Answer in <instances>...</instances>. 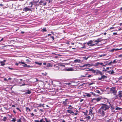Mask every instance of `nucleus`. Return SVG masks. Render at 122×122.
Returning <instances> with one entry per match:
<instances>
[{
    "instance_id": "1",
    "label": "nucleus",
    "mask_w": 122,
    "mask_h": 122,
    "mask_svg": "<svg viewBox=\"0 0 122 122\" xmlns=\"http://www.w3.org/2000/svg\"><path fill=\"white\" fill-rule=\"evenodd\" d=\"M109 103L110 104V106H108L106 104L103 103L101 104V105H102V106L101 107L105 111H106L107 110H108L110 107V105H111L110 102Z\"/></svg>"
},
{
    "instance_id": "2",
    "label": "nucleus",
    "mask_w": 122,
    "mask_h": 122,
    "mask_svg": "<svg viewBox=\"0 0 122 122\" xmlns=\"http://www.w3.org/2000/svg\"><path fill=\"white\" fill-rule=\"evenodd\" d=\"M35 122H51V121L50 119L46 118H42L40 121L38 120H35Z\"/></svg>"
},
{
    "instance_id": "3",
    "label": "nucleus",
    "mask_w": 122,
    "mask_h": 122,
    "mask_svg": "<svg viewBox=\"0 0 122 122\" xmlns=\"http://www.w3.org/2000/svg\"><path fill=\"white\" fill-rule=\"evenodd\" d=\"M104 110L101 107L98 110V112L100 114L102 117H104L105 115Z\"/></svg>"
},
{
    "instance_id": "4",
    "label": "nucleus",
    "mask_w": 122,
    "mask_h": 122,
    "mask_svg": "<svg viewBox=\"0 0 122 122\" xmlns=\"http://www.w3.org/2000/svg\"><path fill=\"white\" fill-rule=\"evenodd\" d=\"M19 63H21L23 65H22V66H23L24 67H32V66H30L29 65H28L27 64H26L25 63V62H20L19 61V62L18 63H16L15 64V65L16 66H18V64Z\"/></svg>"
},
{
    "instance_id": "5",
    "label": "nucleus",
    "mask_w": 122,
    "mask_h": 122,
    "mask_svg": "<svg viewBox=\"0 0 122 122\" xmlns=\"http://www.w3.org/2000/svg\"><path fill=\"white\" fill-rule=\"evenodd\" d=\"M110 92L111 93H113L114 95H116L117 92L116 88L114 87H112L110 88Z\"/></svg>"
},
{
    "instance_id": "6",
    "label": "nucleus",
    "mask_w": 122,
    "mask_h": 122,
    "mask_svg": "<svg viewBox=\"0 0 122 122\" xmlns=\"http://www.w3.org/2000/svg\"><path fill=\"white\" fill-rule=\"evenodd\" d=\"M107 77V76H106L104 75H102L101 78H98V80H100L102 79H106Z\"/></svg>"
},
{
    "instance_id": "7",
    "label": "nucleus",
    "mask_w": 122,
    "mask_h": 122,
    "mask_svg": "<svg viewBox=\"0 0 122 122\" xmlns=\"http://www.w3.org/2000/svg\"><path fill=\"white\" fill-rule=\"evenodd\" d=\"M102 41V40L101 38H98L94 42H95L96 44H97L99 42H100Z\"/></svg>"
},
{
    "instance_id": "8",
    "label": "nucleus",
    "mask_w": 122,
    "mask_h": 122,
    "mask_svg": "<svg viewBox=\"0 0 122 122\" xmlns=\"http://www.w3.org/2000/svg\"><path fill=\"white\" fill-rule=\"evenodd\" d=\"M23 10L25 12H26L28 11H30L31 9L26 7L23 9Z\"/></svg>"
},
{
    "instance_id": "9",
    "label": "nucleus",
    "mask_w": 122,
    "mask_h": 122,
    "mask_svg": "<svg viewBox=\"0 0 122 122\" xmlns=\"http://www.w3.org/2000/svg\"><path fill=\"white\" fill-rule=\"evenodd\" d=\"M119 93L118 94V96L120 98L122 97V91H120L118 92Z\"/></svg>"
},
{
    "instance_id": "10",
    "label": "nucleus",
    "mask_w": 122,
    "mask_h": 122,
    "mask_svg": "<svg viewBox=\"0 0 122 122\" xmlns=\"http://www.w3.org/2000/svg\"><path fill=\"white\" fill-rule=\"evenodd\" d=\"M96 73L97 74H99L101 75H102L103 74V73H102V72L101 71H100L98 70H97V71L96 72Z\"/></svg>"
},
{
    "instance_id": "11",
    "label": "nucleus",
    "mask_w": 122,
    "mask_h": 122,
    "mask_svg": "<svg viewBox=\"0 0 122 122\" xmlns=\"http://www.w3.org/2000/svg\"><path fill=\"white\" fill-rule=\"evenodd\" d=\"M40 4H43V5H46V2H44V1L43 0H41L39 2Z\"/></svg>"
},
{
    "instance_id": "12",
    "label": "nucleus",
    "mask_w": 122,
    "mask_h": 122,
    "mask_svg": "<svg viewBox=\"0 0 122 122\" xmlns=\"http://www.w3.org/2000/svg\"><path fill=\"white\" fill-rule=\"evenodd\" d=\"M68 100L67 99H66L65 100V101H64L63 102V105L64 106H67V103L66 102V100Z\"/></svg>"
},
{
    "instance_id": "13",
    "label": "nucleus",
    "mask_w": 122,
    "mask_h": 122,
    "mask_svg": "<svg viewBox=\"0 0 122 122\" xmlns=\"http://www.w3.org/2000/svg\"><path fill=\"white\" fill-rule=\"evenodd\" d=\"M66 70L67 71H74V70H73L72 68L71 67L66 69Z\"/></svg>"
},
{
    "instance_id": "14",
    "label": "nucleus",
    "mask_w": 122,
    "mask_h": 122,
    "mask_svg": "<svg viewBox=\"0 0 122 122\" xmlns=\"http://www.w3.org/2000/svg\"><path fill=\"white\" fill-rule=\"evenodd\" d=\"M20 119L23 122H25V119L23 116H21V117Z\"/></svg>"
},
{
    "instance_id": "15",
    "label": "nucleus",
    "mask_w": 122,
    "mask_h": 122,
    "mask_svg": "<svg viewBox=\"0 0 122 122\" xmlns=\"http://www.w3.org/2000/svg\"><path fill=\"white\" fill-rule=\"evenodd\" d=\"M67 112L71 114L74 113V112L71 110H67Z\"/></svg>"
},
{
    "instance_id": "16",
    "label": "nucleus",
    "mask_w": 122,
    "mask_h": 122,
    "mask_svg": "<svg viewBox=\"0 0 122 122\" xmlns=\"http://www.w3.org/2000/svg\"><path fill=\"white\" fill-rule=\"evenodd\" d=\"M107 72L108 73H110L111 74H113L114 73V71L113 70H112V71H107Z\"/></svg>"
},
{
    "instance_id": "17",
    "label": "nucleus",
    "mask_w": 122,
    "mask_h": 122,
    "mask_svg": "<svg viewBox=\"0 0 122 122\" xmlns=\"http://www.w3.org/2000/svg\"><path fill=\"white\" fill-rule=\"evenodd\" d=\"M102 99V97H99L97 98L96 101L98 102L101 101Z\"/></svg>"
},
{
    "instance_id": "18",
    "label": "nucleus",
    "mask_w": 122,
    "mask_h": 122,
    "mask_svg": "<svg viewBox=\"0 0 122 122\" xmlns=\"http://www.w3.org/2000/svg\"><path fill=\"white\" fill-rule=\"evenodd\" d=\"M93 41L92 40H90L87 43V45H89L90 44H92Z\"/></svg>"
},
{
    "instance_id": "19",
    "label": "nucleus",
    "mask_w": 122,
    "mask_h": 122,
    "mask_svg": "<svg viewBox=\"0 0 122 122\" xmlns=\"http://www.w3.org/2000/svg\"><path fill=\"white\" fill-rule=\"evenodd\" d=\"M35 63L36 64L38 65L39 66H41L42 64V63H39L37 61H35Z\"/></svg>"
},
{
    "instance_id": "20",
    "label": "nucleus",
    "mask_w": 122,
    "mask_h": 122,
    "mask_svg": "<svg viewBox=\"0 0 122 122\" xmlns=\"http://www.w3.org/2000/svg\"><path fill=\"white\" fill-rule=\"evenodd\" d=\"M90 71H92L93 73H95L96 72L95 70H94L93 68H91L90 69H89Z\"/></svg>"
},
{
    "instance_id": "21",
    "label": "nucleus",
    "mask_w": 122,
    "mask_h": 122,
    "mask_svg": "<svg viewBox=\"0 0 122 122\" xmlns=\"http://www.w3.org/2000/svg\"><path fill=\"white\" fill-rule=\"evenodd\" d=\"M84 67L88 66V67H90L91 66V65L89 64H84Z\"/></svg>"
},
{
    "instance_id": "22",
    "label": "nucleus",
    "mask_w": 122,
    "mask_h": 122,
    "mask_svg": "<svg viewBox=\"0 0 122 122\" xmlns=\"http://www.w3.org/2000/svg\"><path fill=\"white\" fill-rule=\"evenodd\" d=\"M104 63H107L106 64V65H109L111 64H112V61H111L109 63H108L107 61H106V62H105Z\"/></svg>"
},
{
    "instance_id": "23",
    "label": "nucleus",
    "mask_w": 122,
    "mask_h": 122,
    "mask_svg": "<svg viewBox=\"0 0 122 122\" xmlns=\"http://www.w3.org/2000/svg\"><path fill=\"white\" fill-rule=\"evenodd\" d=\"M26 111L27 112H28V111H29V112L31 111L29 107H26Z\"/></svg>"
},
{
    "instance_id": "24",
    "label": "nucleus",
    "mask_w": 122,
    "mask_h": 122,
    "mask_svg": "<svg viewBox=\"0 0 122 122\" xmlns=\"http://www.w3.org/2000/svg\"><path fill=\"white\" fill-rule=\"evenodd\" d=\"M42 31L43 32H46L47 31V30L46 28H43V29H42Z\"/></svg>"
},
{
    "instance_id": "25",
    "label": "nucleus",
    "mask_w": 122,
    "mask_h": 122,
    "mask_svg": "<svg viewBox=\"0 0 122 122\" xmlns=\"http://www.w3.org/2000/svg\"><path fill=\"white\" fill-rule=\"evenodd\" d=\"M99 65V63L98 62H97L94 65L95 66H97L98 65Z\"/></svg>"
},
{
    "instance_id": "26",
    "label": "nucleus",
    "mask_w": 122,
    "mask_h": 122,
    "mask_svg": "<svg viewBox=\"0 0 122 122\" xmlns=\"http://www.w3.org/2000/svg\"><path fill=\"white\" fill-rule=\"evenodd\" d=\"M0 63L1 64V66H4L5 64V63H4L3 61H1Z\"/></svg>"
},
{
    "instance_id": "27",
    "label": "nucleus",
    "mask_w": 122,
    "mask_h": 122,
    "mask_svg": "<svg viewBox=\"0 0 122 122\" xmlns=\"http://www.w3.org/2000/svg\"><path fill=\"white\" fill-rule=\"evenodd\" d=\"M16 121V118L14 117L13 118L12 120L11 121V122H15Z\"/></svg>"
},
{
    "instance_id": "28",
    "label": "nucleus",
    "mask_w": 122,
    "mask_h": 122,
    "mask_svg": "<svg viewBox=\"0 0 122 122\" xmlns=\"http://www.w3.org/2000/svg\"><path fill=\"white\" fill-rule=\"evenodd\" d=\"M73 107H72L71 105H70L69 106V107H68V108L70 109H73Z\"/></svg>"
},
{
    "instance_id": "29",
    "label": "nucleus",
    "mask_w": 122,
    "mask_h": 122,
    "mask_svg": "<svg viewBox=\"0 0 122 122\" xmlns=\"http://www.w3.org/2000/svg\"><path fill=\"white\" fill-rule=\"evenodd\" d=\"M92 110L91 109H90L89 110V114L90 115H92Z\"/></svg>"
},
{
    "instance_id": "30",
    "label": "nucleus",
    "mask_w": 122,
    "mask_h": 122,
    "mask_svg": "<svg viewBox=\"0 0 122 122\" xmlns=\"http://www.w3.org/2000/svg\"><path fill=\"white\" fill-rule=\"evenodd\" d=\"M90 57V56H89L87 57H83L84 59L85 60H87V59L89 58V57Z\"/></svg>"
},
{
    "instance_id": "31",
    "label": "nucleus",
    "mask_w": 122,
    "mask_h": 122,
    "mask_svg": "<svg viewBox=\"0 0 122 122\" xmlns=\"http://www.w3.org/2000/svg\"><path fill=\"white\" fill-rule=\"evenodd\" d=\"M115 49V51H118V50H121L122 49V48H121L120 49L117 48V49Z\"/></svg>"
},
{
    "instance_id": "32",
    "label": "nucleus",
    "mask_w": 122,
    "mask_h": 122,
    "mask_svg": "<svg viewBox=\"0 0 122 122\" xmlns=\"http://www.w3.org/2000/svg\"><path fill=\"white\" fill-rule=\"evenodd\" d=\"M122 109V108H119L118 107H116L115 108V109L116 110H120L121 109Z\"/></svg>"
},
{
    "instance_id": "33",
    "label": "nucleus",
    "mask_w": 122,
    "mask_h": 122,
    "mask_svg": "<svg viewBox=\"0 0 122 122\" xmlns=\"http://www.w3.org/2000/svg\"><path fill=\"white\" fill-rule=\"evenodd\" d=\"M95 92H96V93H100V91L99 90H96L95 91Z\"/></svg>"
},
{
    "instance_id": "34",
    "label": "nucleus",
    "mask_w": 122,
    "mask_h": 122,
    "mask_svg": "<svg viewBox=\"0 0 122 122\" xmlns=\"http://www.w3.org/2000/svg\"><path fill=\"white\" fill-rule=\"evenodd\" d=\"M27 94H30L31 93V92L29 90H27Z\"/></svg>"
},
{
    "instance_id": "35",
    "label": "nucleus",
    "mask_w": 122,
    "mask_h": 122,
    "mask_svg": "<svg viewBox=\"0 0 122 122\" xmlns=\"http://www.w3.org/2000/svg\"><path fill=\"white\" fill-rule=\"evenodd\" d=\"M46 66L48 67L51 66V64L50 63H48L47 65Z\"/></svg>"
},
{
    "instance_id": "36",
    "label": "nucleus",
    "mask_w": 122,
    "mask_h": 122,
    "mask_svg": "<svg viewBox=\"0 0 122 122\" xmlns=\"http://www.w3.org/2000/svg\"><path fill=\"white\" fill-rule=\"evenodd\" d=\"M81 61V60H79L78 59H76L74 61V62H80Z\"/></svg>"
},
{
    "instance_id": "37",
    "label": "nucleus",
    "mask_w": 122,
    "mask_h": 122,
    "mask_svg": "<svg viewBox=\"0 0 122 122\" xmlns=\"http://www.w3.org/2000/svg\"><path fill=\"white\" fill-rule=\"evenodd\" d=\"M117 63V61H116V60H115L113 61H112V63Z\"/></svg>"
},
{
    "instance_id": "38",
    "label": "nucleus",
    "mask_w": 122,
    "mask_h": 122,
    "mask_svg": "<svg viewBox=\"0 0 122 122\" xmlns=\"http://www.w3.org/2000/svg\"><path fill=\"white\" fill-rule=\"evenodd\" d=\"M91 95L89 93L87 94L86 95V96L88 97H91Z\"/></svg>"
},
{
    "instance_id": "39",
    "label": "nucleus",
    "mask_w": 122,
    "mask_h": 122,
    "mask_svg": "<svg viewBox=\"0 0 122 122\" xmlns=\"http://www.w3.org/2000/svg\"><path fill=\"white\" fill-rule=\"evenodd\" d=\"M86 117L87 118V120H89L91 118L90 116H88L87 117Z\"/></svg>"
},
{
    "instance_id": "40",
    "label": "nucleus",
    "mask_w": 122,
    "mask_h": 122,
    "mask_svg": "<svg viewBox=\"0 0 122 122\" xmlns=\"http://www.w3.org/2000/svg\"><path fill=\"white\" fill-rule=\"evenodd\" d=\"M26 61L27 62V63H28V62H30V60L28 59H27L26 60Z\"/></svg>"
},
{
    "instance_id": "41",
    "label": "nucleus",
    "mask_w": 122,
    "mask_h": 122,
    "mask_svg": "<svg viewBox=\"0 0 122 122\" xmlns=\"http://www.w3.org/2000/svg\"><path fill=\"white\" fill-rule=\"evenodd\" d=\"M97 98H93L92 100V102L93 101H96L97 100Z\"/></svg>"
},
{
    "instance_id": "42",
    "label": "nucleus",
    "mask_w": 122,
    "mask_h": 122,
    "mask_svg": "<svg viewBox=\"0 0 122 122\" xmlns=\"http://www.w3.org/2000/svg\"><path fill=\"white\" fill-rule=\"evenodd\" d=\"M30 4H31L32 5H33L34 4L33 1L32 2V1L31 2H30Z\"/></svg>"
},
{
    "instance_id": "43",
    "label": "nucleus",
    "mask_w": 122,
    "mask_h": 122,
    "mask_svg": "<svg viewBox=\"0 0 122 122\" xmlns=\"http://www.w3.org/2000/svg\"><path fill=\"white\" fill-rule=\"evenodd\" d=\"M39 1V0H38V1L33 0V1L34 2V4H35V3H38V2Z\"/></svg>"
},
{
    "instance_id": "44",
    "label": "nucleus",
    "mask_w": 122,
    "mask_h": 122,
    "mask_svg": "<svg viewBox=\"0 0 122 122\" xmlns=\"http://www.w3.org/2000/svg\"><path fill=\"white\" fill-rule=\"evenodd\" d=\"M115 51V49H113L111 50V52H113L114 51Z\"/></svg>"
},
{
    "instance_id": "45",
    "label": "nucleus",
    "mask_w": 122,
    "mask_h": 122,
    "mask_svg": "<svg viewBox=\"0 0 122 122\" xmlns=\"http://www.w3.org/2000/svg\"><path fill=\"white\" fill-rule=\"evenodd\" d=\"M97 45V44H96V43H95V44H91V45H90V46H95V45Z\"/></svg>"
},
{
    "instance_id": "46",
    "label": "nucleus",
    "mask_w": 122,
    "mask_h": 122,
    "mask_svg": "<svg viewBox=\"0 0 122 122\" xmlns=\"http://www.w3.org/2000/svg\"><path fill=\"white\" fill-rule=\"evenodd\" d=\"M41 106H43V105L41 104H40L38 107H41Z\"/></svg>"
},
{
    "instance_id": "47",
    "label": "nucleus",
    "mask_w": 122,
    "mask_h": 122,
    "mask_svg": "<svg viewBox=\"0 0 122 122\" xmlns=\"http://www.w3.org/2000/svg\"><path fill=\"white\" fill-rule=\"evenodd\" d=\"M51 38H52V40L53 41L54 40V36H51Z\"/></svg>"
},
{
    "instance_id": "48",
    "label": "nucleus",
    "mask_w": 122,
    "mask_h": 122,
    "mask_svg": "<svg viewBox=\"0 0 122 122\" xmlns=\"http://www.w3.org/2000/svg\"><path fill=\"white\" fill-rule=\"evenodd\" d=\"M21 120L20 118L18 120V121L17 122H21Z\"/></svg>"
},
{
    "instance_id": "49",
    "label": "nucleus",
    "mask_w": 122,
    "mask_h": 122,
    "mask_svg": "<svg viewBox=\"0 0 122 122\" xmlns=\"http://www.w3.org/2000/svg\"><path fill=\"white\" fill-rule=\"evenodd\" d=\"M43 110L42 109H40L39 110V112H43Z\"/></svg>"
},
{
    "instance_id": "50",
    "label": "nucleus",
    "mask_w": 122,
    "mask_h": 122,
    "mask_svg": "<svg viewBox=\"0 0 122 122\" xmlns=\"http://www.w3.org/2000/svg\"><path fill=\"white\" fill-rule=\"evenodd\" d=\"M16 108L18 110H19L20 112H21V110L19 108L17 107V108Z\"/></svg>"
},
{
    "instance_id": "51",
    "label": "nucleus",
    "mask_w": 122,
    "mask_h": 122,
    "mask_svg": "<svg viewBox=\"0 0 122 122\" xmlns=\"http://www.w3.org/2000/svg\"><path fill=\"white\" fill-rule=\"evenodd\" d=\"M111 109L112 110L114 109V107L112 106H111Z\"/></svg>"
},
{
    "instance_id": "52",
    "label": "nucleus",
    "mask_w": 122,
    "mask_h": 122,
    "mask_svg": "<svg viewBox=\"0 0 122 122\" xmlns=\"http://www.w3.org/2000/svg\"><path fill=\"white\" fill-rule=\"evenodd\" d=\"M6 117H4L3 120L4 121H5V120L6 119Z\"/></svg>"
},
{
    "instance_id": "53",
    "label": "nucleus",
    "mask_w": 122,
    "mask_h": 122,
    "mask_svg": "<svg viewBox=\"0 0 122 122\" xmlns=\"http://www.w3.org/2000/svg\"><path fill=\"white\" fill-rule=\"evenodd\" d=\"M86 69H87V70H85L86 71H90V70L89 69H90V68H86Z\"/></svg>"
},
{
    "instance_id": "54",
    "label": "nucleus",
    "mask_w": 122,
    "mask_h": 122,
    "mask_svg": "<svg viewBox=\"0 0 122 122\" xmlns=\"http://www.w3.org/2000/svg\"><path fill=\"white\" fill-rule=\"evenodd\" d=\"M94 83L93 82H92V83H90L89 84V85L90 86L91 85H92Z\"/></svg>"
},
{
    "instance_id": "55",
    "label": "nucleus",
    "mask_w": 122,
    "mask_h": 122,
    "mask_svg": "<svg viewBox=\"0 0 122 122\" xmlns=\"http://www.w3.org/2000/svg\"><path fill=\"white\" fill-rule=\"evenodd\" d=\"M122 79V76H120L119 78V80H121Z\"/></svg>"
},
{
    "instance_id": "56",
    "label": "nucleus",
    "mask_w": 122,
    "mask_h": 122,
    "mask_svg": "<svg viewBox=\"0 0 122 122\" xmlns=\"http://www.w3.org/2000/svg\"><path fill=\"white\" fill-rule=\"evenodd\" d=\"M84 67V65H83L82 66H80V67L81 68L82 67Z\"/></svg>"
},
{
    "instance_id": "57",
    "label": "nucleus",
    "mask_w": 122,
    "mask_h": 122,
    "mask_svg": "<svg viewBox=\"0 0 122 122\" xmlns=\"http://www.w3.org/2000/svg\"><path fill=\"white\" fill-rule=\"evenodd\" d=\"M122 54H121L120 55H118V57H122Z\"/></svg>"
},
{
    "instance_id": "58",
    "label": "nucleus",
    "mask_w": 122,
    "mask_h": 122,
    "mask_svg": "<svg viewBox=\"0 0 122 122\" xmlns=\"http://www.w3.org/2000/svg\"><path fill=\"white\" fill-rule=\"evenodd\" d=\"M8 68L9 69H11V70H13V68H10V67H8Z\"/></svg>"
},
{
    "instance_id": "59",
    "label": "nucleus",
    "mask_w": 122,
    "mask_h": 122,
    "mask_svg": "<svg viewBox=\"0 0 122 122\" xmlns=\"http://www.w3.org/2000/svg\"><path fill=\"white\" fill-rule=\"evenodd\" d=\"M114 27H110V29H113L114 28Z\"/></svg>"
},
{
    "instance_id": "60",
    "label": "nucleus",
    "mask_w": 122,
    "mask_h": 122,
    "mask_svg": "<svg viewBox=\"0 0 122 122\" xmlns=\"http://www.w3.org/2000/svg\"><path fill=\"white\" fill-rule=\"evenodd\" d=\"M105 122H110L109 120H107L105 121Z\"/></svg>"
},
{
    "instance_id": "61",
    "label": "nucleus",
    "mask_w": 122,
    "mask_h": 122,
    "mask_svg": "<svg viewBox=\"0 0 122 122\" xmlns=\"http://www.w3.org/2000/svg\"><path fill=\"white\" fill-rule=\"evenodd\" d=\"M84 115L85 116L86 115H87V113H86V112H84Z\"/></svg>"
},
{
    "instance_id": "62",
    "label": "nucleus",
    "mask_w": 122,
    "mask_h": 122,
    "mask_svg": "<svg viewBox=\"0 0 122 122\" xmlns=\"http://www.w3.org/2000/svg\"><path fill=\"white\" fill-rule=\"evenodd\" d=\"M113 34L114 35H116L117 34V33H113Z\"/></svg>"
},
{
    "instance_id": "63",
    "label": "nucleus",
    "mask_w": 122,
    "mask_h": 122,
    "mask_svg": "<svg viewBox=\"0 0 122 122\" xmlns=\"http://www.w3.org/2000/svg\"><path fill=\"white\" fill-rule=\"evenodd\" d=\"M4 80H5V81H8V80H7L6 78H5L4 79Z\"/></svg>"
},
{
    "instance_id": "64",
    "label": "nucleus",
    "mask_w": 122,
    "mask_h": 122,
    "mask_svg": "<svg viewBox=\"0 0 122 122\" xmlns=\"http://www.w3.org/2000/svg\"><path fill=\"white\" fill-rule=\"evenodd\" d=\"M92 76V75H88L87 76V77H91Z\"/></svg>"
}]
</instances>
